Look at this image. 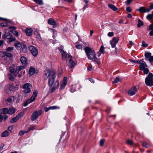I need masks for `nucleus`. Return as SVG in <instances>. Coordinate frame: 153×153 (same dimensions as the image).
Instances as JSON below:
<instances>
[{
	"label": "nucleus",
	"mask_w": 153,
	"mask_h": 153,
	"mask_svg": "<svg viewBox=\"0 0 153 153\" xmlns=\"http://www.w3.org/2000/svg\"><path fill=\"white\" fill-rule=\"evenodd\" d=\"M56 76V72L55 71L47 70L44 71V79H48V83L50 87V90L51 92H54L59 86V82L56 80L54 83Z\"/></svg>",
	"instance_id": "1"
},
{
	"label": "nucleus",
	"mask_w": 153,
	"mask_h": 153,
	"mask_svg": "<svg viewBox=\"0 0 153 153\" xmlns=\"http://www.w3.org/2000/svg\"><path fill=\"white\" fill-rule=\"evenodd\" d=\"M84 50L88 59L96 62L98 64H100V59L96 56L95 52L92 49L86 47L85 48Z\"/></svg>",
	"instance_id": "2"
},
{
	"label": "nucleus",
	"mask_w": 153,
	"mask_h": 153,
	"mask_svg": "<svg viewBox=\"0 0 153 153\" xmlns=\"http://www.w3.org/2000/svg\"><path fill=\"white\" fill-rule=\"evenodd\" d=\"M68 65L69 68H71V71H72L73 69L76 64V62L72 56L69 54H68Z\"/></svg>",
	"instance_id": "3"
},
{
	"label": "nucleus",
	"mask_w": 153,
	"mask_h": 153,
	"mask_svg": "<svg viewBox=\"0 0 153 153\" xmlns=\"http://www.w3.org/2000/svg\"><path fill=\"white\" fill-rule=\"evenodd\" d=\"M146 84L149 86L151 87L153 85V74L149 73L145 80Z\"/></svg>",
	"instance_id": "4"
},
{
	"label": "nucleus",
	"mask_w": 153,
	"mask_h": 153,
	"mask_svg": "<svg viewBox=\"0 0 153 153\" xmlns=\"http://www.w3.org/2000/svg\"><path fill=\"white\" fill-rule=\"evenodd\" d=\"M37 91L36 90H34L32 96L31 97L24 102V106L26 107L29 103H31L34 101L36 99V97L37 96Z\"/></svg>",
	"instance_id": "5"
},
{
	"label": "nucleus",
	"mask_w": 153,
	"mask_h": 153,
	"mask_svg": "<svg viewBox=\"0 0 153 153\" xmlns=\"http://www.w3.org/2000/svg\"><path fill=\"white\" fill-rule=\"evenodd\" d=\"M32 87V85L29 83H26L24 84L22 86L24 89L23 93L26 95L27 94L31 92V88Z\"/></svg>",
	"instance_id": "6"
},
{
	"label": "nucleus",
	"mask_w": 153,
	"mask_h": 153,
	"mask_svg": "<svg viewBox=\"0 0 153 153\" xmlns=\"http://www.w3.org/2000/svg\"><path fill=\"white\" fill-rule=\"evenodd\" d=\"M2 37L4 39L6 38L9 40L7 41V42L9 44L16 40L15 38L13 37L12 34L10 32L6 33Z\"/></svg>",
	"instance_id": "7"
},
{
	"label": "nucleus",
	"mask_w": 153,
	"mask_h": 153,
	"mask_svg": "<svg viewBox=\"0 0 153 153\" xmlns=\"http://www.w3.org/2000/svg\"><path fill=\"white\" fill-rule=\"evenodd\" d=\"M42 113V111L40 110L35 111L32 113L31 115V119L33 121L36 120L39 116L41 115Z\"/></svg>",
	"instance_id": "8"
},
{
	"label": "nucleus",
	"mask_w": 153,
	"mask_h": 153,
	"mask_svg": "<svg viewBox=\"0 0 153 153\" xmlns=\"http://www.w3.org/2000/svg\"><path fill=\"white\" fill-rule=\"evenodd\" d=\"M28 48L33 56H37L38 53V51L37 49L35 47L33 46H30Z\"/></svg>",
	"instance_id": "9"
},
{
	"label": "nucleus",
	"mask_w": 153,
	"mask_h": 153,
	"mask_svg": "<svg viewBox=\"0 0 153 153\" xmlns=\"http://www.w3.org/2000/svg\"><path fill=\"white\" fill-rule=\"evenodd\" d=\"M119 38L118 37H114L112 40L110 41V44L112 48L115 47L116 44L118 43Z\"/></svg>",
	"instance_id": "10"
},
{
	"label": "nucleus",
	"mask_w": 153,
	"mask_h": 153,
	"mask_svg": "<svg viewBox=\"0 0 153 153\" xmlns=\"http://www.w3.org/2000/svg\"><path fill=\"white\" fill-rule=\"evenodd\" d=\"M22 65L25 67L27 64V59L25 56H22L20 59Z\"/></svg>",
	"instance_id": "11"
},
{
	"label": "nucleus",
	"mask_w": 153,
	"mask_h": 153,
	"mask_svg": "<svg viewBox=\"0 0 153 153\" xmlns=\"http://www.w3.org/2000/svg\"><path fill=\"white\" fill-rule=\"evenodd\" d=\"M48 22L49 24L53 25V27H56V23L53 19L52 18L49 19L48 20Z\"/></svg>",
	"instance_id": "12"
},
{
	"label": "nucleus",
	"mask_w": 153,
	"mask_h": 153,
	"mask_svg": "<svg viewBox=\"0 0 153 153\" xmlns=\"http://www.w3.org/2000/svg\"><path fill=\"white\" fill-rule=\"evenodd\" d=\"M137 91L136 88L135 86L133 87L128 91V94L130 96L134 95Z\"/></svg>",
	"instance_id": "13"
},
{
	"label": "nucleus",
	"mask_w": 153,
	"mask_h": 153,
	"mask_svg": "<svg viewBox=\"0 0 153 153\" xmlns=\"http://www.w3.org/2000/svg\"><path fill=\"white\" fill-rule=\"evenodd\" d=\"M67 83V77L65 76L61 84L60 89H62L64 88L66 85Z\"/></svg>",
	"instance_id": "14"
},
{
	"label": "nucleus",
	"mask_w": 153,
	"mask_h": 153,
	"mask_svg": "<svg viewBox=\"0 0 153 153\" xmlns=\"http://www.w3.org/2000/svg\"><path fill=\"white\" fill-rule=\"evenodd\" d=\"M59 50L61 53L62 59L64 60H66L67 58L66 52L65 51L62 49L59 48Z\"/></svg>",
	"instance_id": "15"
},
{
	"label": "nucleus",
	"mask_w": 153,
	"mask_h": 153,
	"mask_svg": "<svg viewBox=\"0 0 153 153\" xmlns=\"http://www.w3.org/2000/svg\"><path fill=\"white\" fill-rule=\"evenodd\" d=\"M147 66L145 62L144 61H142L139 66L140 69L141 70H143L144 68L147 67Z\"/></svg>",
	"instance_id": "16"
},
{
	"label": "nucleus",
	"mask_w": 153,
	"mask_h": 153,
	"mask_svg": "<svg viewBox=\"0 0 153 153\" xmlns=\"http://www.w3.org/2000/svg\"><path fill=\"white\" fill-rule=\"evenodd\" d=\"M26 35L28 36H30L33 32V30L31 28H27L25 30Z\"/></svg>",
	"instance_id": "17"
},
{
	"label": "nucleus",
	"mask_w": 153,
	"mask_h": 153,
	"mask_svg": "<svg viewBox=\"0 0 153 153\" xmlns=\"http://www.w3.org/2000/svg\"><path fill=\"white\" fill-rule=\"evenodd\" d=\"M137 11L141 13H145L146 12V9L144 7H141L137 9Z\"/></svg>",
	"instance_id": "18"
},
{
	"label": "nucleus",
	"mask_w": 153,
	"mask_h": 153,
	"mask_svg": "<svg viewBox=\"0 0 153 153\" xmlns=\"http://www.w3.org/2000/svg\"><path fill=\"white\" fill-rule=\"evenodd\" d=\"M15 46L18 50H20L22 47V44L18 42H15Z\"/></svg>",
	"instance_id": "19"
},
{
	"label": "nucleus",
	"mask_w": 153,
	"mask_h": 153,
	"mask_svg": "<svg viewBox=\"0 0 153 153\" xmlns=\"http://www.w3.org/2000/svg\"><path fill=\"white\" fill-rule=\"evenodd\" d=\"M34 33L36 36V37L38 39V40H41L42 39L40 35L38 33L37 31H35L34 32Z\"/></svg>",
	"instance_id": "20"
},
{
	"label": "nucleus",
	"mask_w": 153,
	"mask_h": 153,
	"mask_svg": "<svg viewBox=\"0 0 153 153\" xmlns=\"http://www.w3.org/2000/svg\"><path fill=\"white\" fill-rule=\"evenodd\" d=\"M16 111L15 109L13 107H11L8 109V113L9 114H14Z\"/></svg>",
	"instance_id": "21"
},
{
	"label": "nucleus",
	"mask_w": 153,
	"mask_h": 153,
	"mask_svg": "<svg viewBox=\"0 0 153 153\" xmlns=\"http://www.w3.org/2000/svg\"><path fill=\"white\" fill-rule=\"evenodd\" d=\"M35 72V69L34 68L31 67L29 71V74L30 75H32Z\"/></svg>",
	"instance_id": "22"
},
{
	"label": "nucleus",
	"mask_w": 153,
	"mask_h": 153,
	"mask_svg": "<svg viewBox=\"0 0 153 153\" xmlns=\"http://www.w3.org/2000/svg\"><path fill=\"white\" fill-rule=\"evenodd\" d=\"M1 114H8V109L7 108H4L1 110Z\"/></svg>",
	"instance_id": "23"
},
{
	"label": "nucleus",
	"mask_w": 153,
	"mask_h": 153,
	"mask_svg": "<svg viewBox=\"0 0 153 153\" xmlns=\"http://www.w3.org/2000/svg\"><path fill=\"white\" fill-rule=\"evenodd\" d=\"M9 135V133L7 131H5L3 132L1 134V136L2 137H6Z\"/></svg>",
	"instance_id": "24"
},
{
	"label": "nucleus",
	"mask_w": 153,
	"mask_h": 153,
	"mask_svg": "<svg viewBox=\"0 0 153 153\" xmlns=\"http://www.w3.org/2000/svg\"><path fill=\"white\" fill-rule=\"evenodd\" d=\"M19 119V117L17 116L14 118H13L10 120V123H13L16 122Z\"/></svg>",
	"instance_id": "25"
},
{
	"label": "nucleus",
	"mask_w": 153,
	"mask_h": 153,
	"mask_svg": "<svg viewBox=\"0 0 153 153\" xmlns=\"http://www.w3.org/2000/svg\"><path fill=\"white\" fill-rule=\"evenodd\" d=\"M109 7L114 11L117 10V8L115 6L110 4H109L108 5Z\"/></svg>",
	"instance_id": "26"
},
{
	"label": "nucleus",
	"mask_w": 153,
	"mask_h": 153,
	"mask_svg": "<svg viewBox=\"0 0 153 153\" xmlns=\"http://www.w3.org/2000/svg\"><path fill=\"white\" fill-rule=\"evenodd\" d=\"M11 32H12L14 35L16 37H18L19 36V34L18 32L15 30H11Z\"/></svg>",
	"instance_id": "27"
},
{
	"label": "nucleus",
	"mask_w": 153,
	"mask_h": 153,
	"mask_svg": "<svg viewBox=\"0 0 153 153\" xmlns=\"http://www.w3.org/2000/svg\"><path fill=\"white\" fill-rule=\"evenodd\" d=\"M153 15L152 14H149L146 16V18L148 20H152L153 18Z\"/></svg>",
	"instance_id": "28"
},
{
	"label": "nucleus",
	"mask_w": 153,
	"mask_h": 153,
	"mask_svg": "<svg viewBox=\"0 0 153 153\" xmlns=\"http://www.w3.org/2000/svg\"><path fill=\"white\" fill-rule=\"evenodd\" d=\"M138 23L137 25V26L138 27H140L141 26L143 25V24L142 21H141L140 19H139L138 20Z\"/></svg>",
	"instance_id": "29"
},
{
	"label": "nucleus",
	"mask_w": 153,
	"mask_h": 153,
	"mask_svg": "<svg viewBox=\"0 0 153 153\" xmlns=\"http://www.w3.org/2000/svg\"><path fill=\"white\" fill-rule=\"evenodd\" d=\"M142 145L143 147L146 148H148L150 146V145L149 143H146L145 142H143Z\"/></svg>",
	"instance_id": "30"
},
{
	"label": "nucleus",
	"mask_w": 153,
	"mask_h": 153,
	"mask_svg": "<svg viewBox=\"0 0 153 153\" xmlns=\"http://www.w3.org/2000/svg\"><path fill=\"white\" fill-rule=\"evenodd\" d=\"M151 53H150L146 52L145 53V56L147 58H150L152 56H151Z\"/></svg>",
	"instance_id": "31"
},
{
	"label": "nucleus",
	"mask_w": 153,
	"mask_h": 153,
	"mask_svg": "<svg viewBox=\"0 0 153 153\" xmlns=\"http://www.w3.org/2000/svg\"><path fill=\"white\" fill-rule=\"evenodd\" d=\"M25 67L22 65V66H18L16 67V69L19 71L21 70L24 68Z\"/></svg>",
	"instance_id": "32"
},
{
	"label": "nucleus",
	"mask_w": 153,
	"mask_h": 153,
	"mask_svg": "<svg viewBox=\"0 0 153 153\" xmlns=\"http://www.w3.org/2000/svg\"><path fill=\"white\" fill-rule=\"evenodd\" d=\"M75 47L78 49H82V45L76 44L75 45Z\"/></svg>",
	"instance_id": "33"
},
{
	"label": "nucleus",
	"mask_w": 153,
	"mask_h": 153,
	"mask_svg": "<svg viewBox=\"0 0 153 153\" xmlns=\"http://www.w3.org/2000/svg\"><path fill=\"white\" fill-rule=\"evenodd\" d=\"M27 48L26 45H23V46L22 49V51L24 53H25L27 52Z\"/></svg>",
	"instance_id": "34"
},
{
	"label": "nucleus",
	"mask_w": 153,
	"mask_h": 153,
	"mask_svg": "<svg viewBox=\"0 0 153 153\" xmlns=\"http://www.w3.org/2000/svg\"><path fill=\"white\" fill-rule=\"evenodd\" d=\"M120 81V79L119 77H116L113 81L112 83H116L118 82L119 81Z\"/></svg>",
	"instance_id": "35"
},
{
	"label": "nucleus",
	"mask_w": 153,
	"mask_h": 153,
	"mask_svg": "<svg viewBox=\"0 0 153 153\" xmlns=\"http://www.w3.org/2000/svg\"><path fill=\"white\" fill-rule=\"evenodd\" d=\"M126 143L128 145H132L133 144V142L131 140H126Z\"/></svg>",
	"instance_id": "36"
},
{
	"label": "nucleus",
	"mask_w": 153,
	"mask_h": 153,
	"mask_svg": "<svg viewBox=\"0 0 153 153\" xmlns=\"http://www.w3.org/2000/svg\"><path fill=\"white\" fill-rule=\"evenodd\" d=\"M14 96H12L11 97H9L7 99V101L9 103L11 102L12 101V97H14Z\"/></svg>",
	"instance_id": "37"
},
{
	"label": "nucleus",
	"mask_w": 153,
	"mask_h": 153,
	"mask_svg": "<svg viewBox=\"0 0 153 153\" xmlns=\"http://www.w3.org/2000/svg\"><path fill=\"white\" fill-rule=\"evenodd\" d=\"M142 46L144 47H147L148 46V45L144 41H143L142 42Z\"/></svg>",
	"instance_id": "38"
},
{
	"label": "nucleus",
	"mask_w": 153,
	"mask_h": 153,
	"mask_svg": "<svg viewBox=\"0 0 153 153\" xmlns=\"http://www.w3.org/2000/svg\"><path fill=\"white\" fill-rule=\"evenodd\" d=\"M104 48L103 46H101L100 49V51L102 53H104Z\"/></svg>",
	"instance_id": "39"
},
{
	"label": "nucleus",
	"mask_w": 153,
	"mask_h": 153,
	"mask_svg": "<svg viewBox=\"0 0 153 153\" xmlns=\"http://www.w3.org/2000/svg\"><path fill=\"white\" fill-rule=\"evenodd\" d=\"M105 141L104 139H102L100 140V146H102L103 145Z\"/></svg>",
	"instance_id": "40"
},
{
	"label": "nucleus",
	"mask_w": 153,
	"mask_h": 153,
	"mask_svg": "<svg viewBox=\"0 0 153 153\" xmlns=\"http://www.w3.org/2000/svg\"><path fill=\"white\" fill-rule=\"evenodd\" d=\"M0 56L1 57H4L6 56V52H0Z\"/></svg>",
	"instance_id": "41"
},
{
	"label": "nucleus",
	"mask_w": 153,
	"mask_h": 153,
	"mask_svg": "<svg viewBox=\"0 0 153 153\" xmlns=\"http://www.w3.org/2000/svg\"><path fill=\"white\" fill-rule=\"evenodd\" d=\"M13 47H8L6 51H7L11 52L13 50Z\"/></svg>",
	"instance_id": "42"
},
{
	"label": "nucleus",
	"mask_w": 153,
	"mask_h": 153,
	"mask_svg": "<svg viewBox=\"0 0 153 153\" xmlns=\"http://www.w3.org/2000/svg\"><path fill=\"white\" fill-rule=\"evenodd\" d=\"M9 78V79L11 81H13L14 80V77L13 75L11 74H8Z\"/></svg>",
	"instance_id": "43"
},
{
	"label": "nucleus",
	"mask_w": 153,
	"mask_h": 153,
	"mask_svg": "<svg viewBox=\"0 0 153 153\" xmlns=\"http://www.w3.org/2000/svg\"><path fill=\"white\" fill-rule=\"evenodd\" d=\"M57 108H59V107H58L57 106H50L49 107V109H56Z\"/></svg>",
	"instance_id": "44"
},
{
	"label": "nucleus",
	"mask_w": 153,
	"mask_h": 153,
	"mask_svg": "<svg viewBox=\"0 0 153 153\" xmlns=\"http://www.w3.org/2000/svg\"><path fill=\"white\" fill-rule=\"evenodd\" d=\"M35 129V126H32L28 128V130L30 132V131L33 130Z\"/></svg>",
	"instance_id": "45"
},
{
	"label": "nucleus",
	"mask_w": 153,
	"mask_h": 153,
	"mask_svg": "<svg viewBox=\"0 0 153 153\" xmlns=\"http://www.w3.org/2000/svg\"><path fill=\"white\" fill-rule=\"evenodd\" d=\"M6 56L9 57H12V55L11 53L6 52Z\"/></svg>",
	"instance_id": "46"
},
{
	"label": "nucleus",
	"mask_w": 153,
	"mask_h": 153,
	"mask_svg": "<svg viewBox=\"0 0 153 153\" xmlns=\"http://www.w3.org/2000/svg\"><path fill=\"white\" fill-rule=\"evenodd\" d=\"M143 70L144 73L145 74H147L149 72V70L147 68H144Z\"/></svg>",
	"instance_id": "47"
},
{
	"label": "nucleus",
	"mask_w": 153,
	"mask_h": 153,
	"mask_svg": "<svg viewBox=\"0 0 153 153\" xmlns=\"http://www.w3.org/2000/svg\"><path fill=\"white\" fill-rule=\"evenodd\" d=\"M10 71L11 73H13L14 71V69L12 67H10L9 68Z\"/></svg>",
	"instance_id": "48"
},
{
	"label": "nucleus",
	"mask_w": 153,
	"mask_h": 153,
	"mask_svg": "<svg viewBox=\"0 0 153 153\" xmlns=\"http://www.w3.org/2000/svg\"><path fill=\"white\" fill-rule=\"evenodd\" d=\"M148 30H153V21L152 23L150 25L149 29Z\"/></svg>",
	"instance_id": "49"
},
{
	"label": "nucleus",
	"mask_w": 153,
	"mask_h": 153,
	"mask_svg": "<svg viewBox=\"0 0 153 153\" xmlns=\"http://www.w3.org/2000/svg\"><path fill=\"white\" fill-rule=\"evenodd\" d=\"M108 35L109 37H112L114 36V33L113 32H110L108 33Z\"/></svg>",
	"instance_id": "50"
},
{
	"label": "nucleus",
	"mask_w": 153,
	"mask_h": 153,
	"mask_svg": "<svg viewBox=\"0 0 153 153\" xmlns=\"http://www.w3.org/2000/svg\"><path fill=\"white\" fill-rule=\"evenodd\" d=\"M23 115V113L22 112L20 113L19 114H18L17 115H16L18 117H19V119Z\"/></svg>",
	"instance_id": "51"
},
{
	"label": "nucleus",
	"mask_w": 153,
	"mask_h": 153,
	"mask_svg": "<svg viewBox=\"0 0 153 153\" xmlns=\"http://www.w3.org/2000/svg\"><path fill=\"white\" fill-rule=\"evenodd\" d=\"M126 10L128 12H130L131 11V8L129 7H127Z\"/></svg>",
	"instance_id": "52"
},
{
	"label": "nucleus",
	"mask_w": 153,
	"mask_h": 153,
	"mask_svg": "<svg viewBox=\"0 0 153 153\" xmlns=\"http://www.w3.org/2000/svg\"><path fill=\"white\" fill-rule=\"evenodd\" d=\"M9 28L12 30H15L16 29V28L14 26H10L9 27Z\"/></svg>",
	"instance_id": "53"
},
{
	"label": "nucleus",
	"mask_w": 153,
	"mask_h": 153,
	"mask_svg": "<svg viewBox=\"0 0 153 153\" xmlns=\"http://www.w3.org/2000/svg\"><path fill=\"white\" fill-rule=\"evenodd\" d=\"M24 133L23 131H19V136H22L24 135Z\"/></svg>",
	"instance_id": "54"
},
{
	"label": "nucleus",
	"mask_w": 153,
	"mask_h": 153,
	"mask_svg": "<svg viewBox=\"0 0 153 153\" xmlns=\"http://www.w3.org/2000/svg\"><path fill=\"white\" fill-rule=\"evenodd\" d=\"M1 26L5 27L7 26V24L6 23H2L0 24Z\"/></svg>",
	"instance_id": "55"
},
{
	"label": "nucleus",
	"mask_w": 153,
	"mask_h": 153,
	"mask_svg": "<svg viewBox=\"0 0 153 153\" xmlns=\"http://www.w3.org/2000/svg\"><path fill=\"white\" fill-rule=\"evenodd\" d=\"M92 69V66L91 65L88 66L87 68V70L88 71H91Z\"/></svg>",
	"instance_id": "56"
},
{
	"label": "nucleus",
	"mask_w": 153,
	"mask_h": 153,
	"mask_svg": "<svg viewBox=\"0 0 153 153\" xmlns=\"http://www.w3.org/2000/svg\"><path fill=\"white\" fill-rule=\"evenodd\" d=\"M19 71H18V70H17L16 69V70L15 71H14V74L16 76L19 73Z\"/></svg>",
	"instance_id": "57"
},
{
	"label": "nucleus",
	"mask_w": 153,
	"mask_h": 153,
	"mask_svg": "<svg viewBox=\"0 0 153 153\" xmlns=\"http://www.w3.org/2000/svg\"><path fill=\"white\" fill-rule=\"evenodd\" d=\"M13 128V126H9L8 128V130L9 131H11Z\"/></svg>",
	"instance_id": "58"
},
{
	"label": "nucleus",
	"mask_w": 153,
	"mask_h": 153,
	"mask_svg": "<svg viewBox=\"0 0 153 153\" xmlns=\"http://www.w3.org/2000/svg\"><path fill=\"white\" fill-rule=\"evenodd\" d=\"M44 110H45V112H47L49 110H50V109H49V107L48 108H47L46 107H45L44 108Z\"/></svg>",
	"instance_id": "59"
},
{
	"label": "nucleus",
	"mask_w": 153,
	"mask_h": 153,
	"mask_svg": "<svg viewBox=\"0 0 153 153\" xmlns=\"http://www.w3.org/2000/svg\"><path fill=\"white\" fill-rule=\"evenodd\" d=\"M133 0H127L126 1V4H129Z\"/></svg>",
	"instance_id": "60"
},
{
	"label": "nucleus",
	"mask_w": 153,
	"mask_h": 153,
	"mask_svg": "<svg viewBox=\"0 0 153 153\" xmlns=\"http://www.w3.org/2000/svg\"><path fill=\"white\" fill-rule=\"evenodd\" d=\"M149 62L153 61V56L151 57L149 59Z\"/></svg>",
	"instance_id": "61"
},
{
	"label": "nucleus",
	"mask_w": 153,
	"mask_h": 153,
	"mask_svg": "<svg viewBox=\"0 0 153 153\" xmlns=\"http://www.w3.org/2000/svg\"><path fill=\"white\" fill-rule=\"evenodd\" d=\"M149 7L151 9H153V3H151Z\"/></svg>",
	"instance_id": "62"
},
{
	"label": "nucleus",
	"mask_w": 153,
	"mask_h": 153,
	"mask_svg": "<svg viewBox=\"0 0 153 153\" xmlns=\"http://www.w3.org/2000/svg\"><path fill=\"white\" fill-rule=\"evenodd\" d=\"M142 61L141 60H138L137 61H136V63H137L140 64L141 63Z\"/></svg>",
	"instance_id": "63"
},
{
	"label": "nucleus",
	"mask_w": 153,
	"mask_h": 153,
	"mask_svg": "<svg viewBox=\"0 0 153 153\" xmlns=\"http://www.w3.org/2000/svg\"><path fill=\"white\" fill-rule=\"evenodd\" d=\"M149 34L151 36H153V30H151Z\"/></svg>",
	"instance_id": "64"
}]
</instances>
